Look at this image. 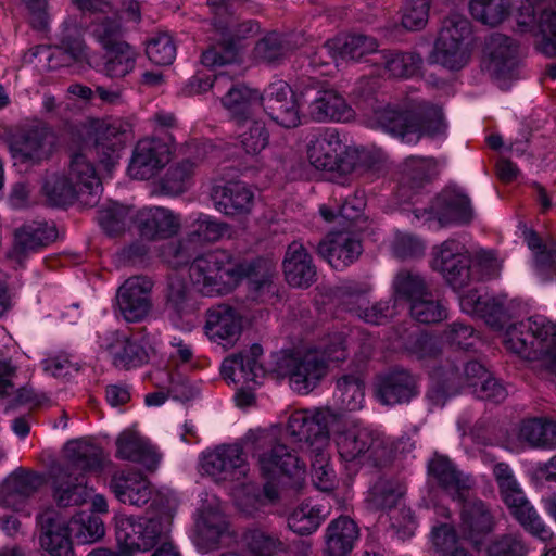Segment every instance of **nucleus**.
Wrapping results in <instances>:
<instances>
[{
	"instance_id": "nucleus-1",
	"label": "nucleus",
	"mask_w": 556,
	"mask_h": 556,
	"mask_svg": "<svg viewBox=\"0 0 556 556\" xmlns=\"http://www.w3.org/2000/svg\"><path fill=\"white\" fill-rule=\"evenodd\" d=\"M275 266L265 260L251 264L237 263L225 250H210L197 255L189 265L192 285L204 295H223L231 292L243 278L258 296L274 294Z\"/></svg>"
},
{
	"instance_id": "nucleus-2",
	"label": "nucleus",
	"mask_w": 556,
	"mask_h": 556,
	"mask_svg": "<svg viewBox=\"0 0 556 556\" xmlns=\"http://www.w3.org/2000/svg\"><path fill=\"white\" fill-rule=\"evenodd\" d=\"M105 455L97 444L85 439L68 441L63 462L51 468L52 495L58 506L84 504L89 497L86 473L103 468Z\"/></svg>"
},
{
	"instance_id": "nucleus-3",
	"label": "nucleus",
	"mask_w": 556,
	"mask_h": 556,
	"mask_svg": "<svg viewBox=\"0 0 556 556\" xmlns=\"http://www.w3.org/2000/svg\"><path fill=\"white\" fill-rule=\"evenodd\" d=\"M346 358L344 340L340 334L331 337L304 353L283 351L276 355L275 370L288 376L291 388L301 394L313 391L325 378L331 365Z\"/></svg>"
},
{
	"instance_id": "nucleus-4",
	"label": "nucleus",
	"mask_w": 556,
	"mask_h": 556,
	"mask_svg": "<svg viewBox=\"0 0 556 556\" xmlns=\"http://www.w3.org/2000/svg\"><path fill=\"white\" fill-rule=\"evenodd\" d=\"M504 346L527 361H539L556 377V324L536 315L509 326L503 336Z\"/></svg>"
},
{
	"instance_id": "nucleus-5",
	"label": "nucleus",
	"mask_w": 556,
	"mask_h": 556,
	"mask_svg": "<svg viewBox=\"0 0 556 556\" xmlns=\"http://www.w3.org/2000/svg\"><path fill=\"white\" fill-rule=\"evenodd\" d=\"M375 118L384 131L399 137L406 134L437 137L447 128L442 108L427 101H413L405 110L387 106L376 111Z\"/></svg>"
},
{
	"instance_id": "nucleus-6",
	"label": "nucleus",
	"mask_w": 556,
	"mask_h": 556,
	"mask_svg": "<svg viewBox=\"0 0 556 556\" xmlns=\"http://www.w3.org/2000/svg\"><path fill=\"white\" fill-rule=\"evenodd\" d=\"M257 446L264 448L257 453L261 475L268 481L264 484V494L269 501L279 496L275 480L286 477L291 480V488L301 490L305 483V465L289 447L280 444L271 432H262Z\"/></svg>"
},
{
	"instance_id": "nucleus-7",
	"label": "nucleus",
	"mask_w": 556,
	"mask_h": 556,
	"mask_svg": "<svg viewBox=\"0 0 556 556\" xmlns=\"http://www.w3.org/2000/svg\"><path fill=\"white\" fill-rule=\"evenodd\" d=\"M174 514L162 511L153 517H121L116 520L115 535L119 549L125 555L147 552L157 544L168 542Z\"/></svg>"
},
{
	"instance_id": "nucleus-8",
	"label": "nucleus",
	"mask_w": 556,
	"mask_h": 556,
	"mask_svg": "<svg viewBox=\"0 0 556 556\" xmlns=\"http://www.w3.org/2000/svg\"><path fill=\"white\" fill-rule=\"evenodd\" d=\"M299 96L307 105V114L315 122H342L353 119L354 111L344 97L325 81L312 77L299 80Z\"/></svg>"
},
{
	"instance_id": "nucleus-9",
	"label": "nucleus",
	"mask_w": 556,
	"mask_h": 556,
	"mask_svg": "<svg viewBox=\"0 0 556 556\" xmlns=\"http://www.w3.org/2000/svg\"><path fill=\"white\" fill-rule=\"evenodd\" d=\"M471 24L459 13H451L443 22L434 45V62L450 70L464 67L469 59Z\"/></svg>"
},
{
	"instance_id": "nucleus-10",
	"label": "nucleus",
	"mask_w": 556,
	"mask_h": 556,
	"mask_svg": "<svg viewBox=\"0 0 556 556\" xmlns=\"http://www.w3.org/2000/svg\"><path fill=\"white\" fill-rule=\"evenodd\" d=\"M40 52L47 54L48 66L51 70L90 65V48L85 41L83 29L72 18L62 23L53 46L37 47L34 55Z\"/></svg>"
},
{
	"instance_id": "nucleus-11",
	"label": "nucleus",
	"mask_w": 556,
	"mask_h": 556,
	"mask_svg": "<svg viewBox=\"0 0 556 556\" xmlns=\"http://www.w3.org/2000/svg\"><path fill=\"white\" fill-rule=\"evenodd\" d=\"M212 13V25L216 36L212 43L201 56V62L207 67H217L232 63L237 56L233 37L240 36V30L232 29L229 0H207Z\"/></svg>"
},
{
	"instance_id": "nucleus-12",
	"label": "nucleus",
	"mask_w": 556,
	"mask_h": 556,
	"mask_svg": "<svg viewBox=\"0 0 556 556\" xmlns=\"http://www.w3.org/2000/svg\"><path fill=\"white\" fill-rule=\"evenodd\" d=\"M55 146V136L45 123H36L20 129L9 142V150L15 163L39 165L48 160Z\"/></svg>"
},
{
	"instance_id": "nucleus-13",
	"label": "nucleus",
	"mask_w": 556,
	"mask_h": 556,
	"mask_svg": "<svg viewBox=\"0 0 556 556\" xmlns=\"http://www.w3.org/2000/svg\"><path fill=\"white\" fill-rule=\"evenodd\" d=\"M432 256V268L454 290H462L472 282L471 255L462 242L447 239L433 247Z\"/></svg>"
},
{
	"instance_id": "nucleus-14",
	"label": "nucleus",
	"mask_w": 556,
	"mask_h": 556,
	"mask_svg": "<svg viewBox=\"0 0 556 556\" xmlns=\"http://www.w3.org/2000/svg\"><path fill=\"white\" fill-rule=\"evenodd\" d=\"M518 27L534 37L535 49L548 58L556 56V9L541 8L540 1H527L518 14Z\"/></svg>"
},
{
	"instance_id": "nucleus-15",
	"label": "nucleus",
	"mask_w": 556,
	"mask_h": 556,
	"mask_svg": "<svg viewBox=\"0 0 556 556\" xmlns=\"http://www.w3.org/2000/svg\"><path fill=\"white\" fill-rule=\"evenodd\" d=\"M339 455L346 462L368 459L379 465L387 459L389 448L384 438L367 428H351L337 435Z\"/></svg>"
},
{
	"instance_id": "nucleus-16",
	"label": "nucleus",
	"mask_w": 556,
	"mask_h": 556,
	"mask_svg": "<svg viewBox=\"0 0 556 556\" xmlns=\"http://www.w3.org/2000/svg\"><path fill=\"white\" fill-rule=\"evenodd\" d=\"M305 104L299 96V83L292 90L286 81L278 80L265 89L262 105L271 121L290 129L302 124L300 106Z\"/></svg>"
},
{
	"instance_id": "nucleus-17",
	"label": "nucleus",
	"mask_w": 556,
	"mask_h": 556,
	"mask_svg": "<svg viewBox=\"0 0 556 556\" xmlns=\"http://www.w3.org/2000/svg\"><path fill=\"white\" fill-rule=\"evenodd\" d=\"M286 434L290 444L293 445L292 452L314 448H325L328 444V426L326 416L320 413L309 410H298L291 414L288 420Z\"/></svg>"
},
{
	"instance_id": "nucleus-18",
	"label": "nucleus",
	"mask_w": 556,
	"mask_h": 556,
	"mask_svg": "<svg viewBox=\"0 0 556 556\" xmlns=\"http://www.w3.org/2000/svg\"><path fill=\"white\" fill-rule=\"evenodd\" d=\"M173 138L167 141L151 137L139 140L128 166L130 177L146 180L157 175L170 161Z\"/></svg>"
},
{
	"instance_id": "nucleus-19",
	"label": "nucleus",
	"mask_w": 556,
	"mask_h": 556,
	"mask_svg": "<svg viewBox=\"0 0 556 556\" xmlns=\"http://www.w3.org/2000/svg\"><path fill=\"white\" fill-rule=\"evenodd\" d=\"M90 129L94 153L105 169L111 170L119 159L130 124L122 118L94 119Z\"/></svg>"
},
{
	"instance_id": "nucleus-20",
	"label": "nucleus",
	"mask_w": 556,
	"mask_h": 556,
	"mask_svg": "<svg viewBox=\"0 0 556 556\" xmlns=\"http://www.w3.org/2000/svg\"><path fill=\"white\" fill-rule=\"evenodd\" d=\"M153 281L146 276H134L117 289L116 303L123 318L128 323L144 319L152 309Z\"/></svg>"
},
{
	"instance_id": "nucleus-21",
	"label": "nucleus",
	"mask_w": 556,
	"mask_h": 556,
	"mask_svg": "<svg viewBox=\"0 0 556 556\" xmlns=\"http://www.w3.org/2000/svg\"><path fill=\"white\" fill-rule=\"evenodd\" d=\"M519 65L518 46L503 34L490 36L484 50L483 70L496 80L513 78Z\"/></svg>"
},
{
	"instance_id": "nucleus-22",
	"label": "nucleus",
	"mask_w": 556,
	"mask_h": 556,
	"mask_svg": "<svg viewBox=\"0 0 556 556\" xmlns=\"http://www.w3.org/2000/svg\"><path fill=\"white\" fill-rule=\"evenodd\" d=\"M500 492L510 514L527 532L542 541L553 538V532L526 498L517 481L500 488Z\"/></svg>"
},
{
	"instance_id": "nucleus-23",
	"label": "nucleus",
	"mask_w": 556,
	"mask_h": 556,
	"mask_svg": "<svg viewBox=\"0 0 556 556\" xmlns=\"http://www.w3.org/2000/svg\"><path fill=\"white\" fill-rule=\"evenodd\" d=\"M203 470L218 481H240L249 471L240 447L223 445L203 455Z\"/></svg>"
},
{
	"instance_id": "nucleus-24",
	"label": "nucleus",
	"mask_w": 556,
	"mask_h": 556,
	"mask_svg": "<svg viewBox=\"0 0 556 556\" xmlns=\"http://www.w3.org/2000/svg\"><path fill=\"white\" fill-rule=\"evenodd\" d=\"M211 199L215 208L229 217H245L254 206V192L242 181H227L212 187Z\"/></svg>"
},
{
	"instance_id": "nucleus-25",
	"label": "nucleus",
	"mask_w": 556,
	"mask_h": 556,
	"mask_svg": "<svg viewBox=\"0 0 556 556\" xmlns=\"http://www.w3.org/2000/svg\"><path fill=\"white\" fill-rule=\"evenodd\" d=\"M58 238V230L53 224L33 220L24 224L14 231V244L9 257L18 264L34 252L48 247Z\"/></svg>"
},
{
	"instance_id": "nucleus-26",
	"label": "nucleus",
	"mask_w": 556,
	"mask_h": 556,
	"mask_svg": "<svg viewBox=\"0 0 556 556\" xmlns=\"http://www.w3.org/2000/svg\"><path fill=\"white\" fill-rule=\"evenodd\" d=\"M428 475L454 501H464L473 480L456 468L450 458L435 454L428 463Z\"/></svg>"
},
{
	"instance_id": "nucleus-27",
	"label": "nucleus",
	"mask_w": 556,
	"mask_h": 556,
	"mask_svg": "<svg viewBox=\"0 0 556 556\" xmlns=\"http://www.w3.org/2000/svg\"><path fill=\"white\" fill-rule=\"evenodd\" d=\"M42 484L40 475L23 468L16 469L0 483V505L21 510Z\"/></svg>"
},
{
	"instance_id": "nucleus-28",
	"label": "nucleus",
	"mask_w": 556,
	"mask_h": 556,
	"mask_svg": "<svg viewBox=\"0 0 556 556\" xmlns=\"http://www.w3.org/2000/svg\"><path fill=\"white\" fill-rule=\"evenodd\" d=\"M77 191L78 202L84 206H94L102 193V184L94 166L83 153L72 157L67 175H64Z\"/></svg>"
},
{
	"instance_id": "nucleus-29",
	"label": "nucleus",
	"mask_w": 556,
	"mask_h": 556,
	"mask_svg": "<svg viewBox=\"0 0 556 556\" xmlns=\"http://www.w3.org/2000/svg\"><path fill=\"white\" fill-rule=\"evenodd\" d=\"M463 370L454 359H445L443 364L431 370V377L441 386L444 392H457L464 386L478 387V380L486 376L482 364L476 361L462 363Z\"/></svg>"
},
{
	"instance_id": "nucleus-30",
	"label": "nucleus",
	"mask_w": 556,
	"mask_h": 556,
	"mask_svg": "<svg viewBox=\"0 0 556 556\" xmlns=\"http://www.w3.org/2000/svg\"><path fill=\"white\" fill-rule=\"evenodd\" d=\"M470 493L462 504L459 529L464 539L479 548L482 538L494 528V517L490 508L479 498H470Z\"/></svg>"
},
{
	"instance_id": "nucleus-31",
	"label": "nucleus",
	"mask_w": 556,
	"mask_h": 556,
	"mask_svg": "<svg viewBox=\"0 0 556 556\" xmlns=\"http://www.w3.org/2000/svg\"><path fill=\"white\" fill-rule=\"evenodd\" d=\"M40 546L50 556H75L68 522L54 510L40 516Z\"/></svg>"
},
{
	"instance_id": "nucleus-32",
	"label": "nucleus",
	"mask_w": 556,
	"mask_h": 556,
	"mask_svg": "<svg viewBox=\"0 0 556 556\" xmlns=\"http://www.w3.org/2000/svg\"><path fill=\"white\" fill-rule=\"evenodd\" d=\"M136 227L144 239L163 240L178 233L181 220L179 215L168 208L146 207L136 211Z\"/></svg>"
},
{
	"instance_id": "nucleus-33",
	"label": "nucleus",
	"mask_w": 556,
	"mask_h": 556,
	"mask_svg": "<svg viewBox=\"0 0 556 556\" xmlns=\"http://www.w3.org/2000/svg\"><path fill=\"white\" fill-rule=\"evenodd\" d=\"M342 148V141L339 132L332 128L319 130L314 135L308 143L307 156L311 164L316 169L321 170H349L354 169V164L351 166L339 164V152Z\"/></svg>"
},
{
	"instance_id": "nucleus-34",
	"label": "nucleus",
	"mask_w": 556,
	"mask_h": 556,
	"mask_svg": "<svg viewBox=\"0 0 556 556\" xmlns=\"http://www.w3.org/2000/svg\"><path fill=\"white\" fill-rule=\"evenodd\" d=\"M241 329V318L231 306L219 304L206 311L204 330L210 340L231 346L239 339Z\"/></svg>"
},
{
	"instance_id": "nucleus-35",
	"label": "nucleus",
	"mask_w": 556,
	"mask_h": 556,
	"mask_svg": "<svg viewBox=\"0 0 556 556\" xmlns=\"http://www.w3.org/2000/svg\"><path fill=\"white\" fill-rule=\"evenodd\" d=\"M110 489L121 503L136 507L146 505L153 494L150 481L136 470H122L113 473Z\"/></svg>"
},
{
	"instance_id": "nucleus-36",
	"label": "nucleus",
	"mask_w": 556,
	"mask_h": 556,
	"mask_svg": "<svg viewBox=\"0 0 556 556\" xmlns=\"http://www.w3.org/2000/svg\"><path fill=\"white\" fill-rule=\"evenodd\" d=\"M417 393V377L404 368H394L382 376L376 388V395L384 405L406 403Z\"/></svg>"
},
{
	"instance_id": "nucleus-37",
	"label": "nucleus",
	"mask_w": 556,
	"mask_h": 556,
	"mask_svg": "<svg viewBox=\"0 0 556 556\" xmlns=\"http://www.w3.org/2000/svg\"><path fill=\"white\" fill-rule=\"evenodd\" d=\"M359 240L350 232H330L318 244V254L336 269H342L355 262L362 254Z\"/></svg>"
},
{
	"instance_id": "nucleus-38",
	"label": "nucleus",
	"mask_w": 556,
	"mask_h": 556,
	"mask_svg": "<svg viewBox=\"0 0 556 556\" xmlns=\"http://www.w3.org/2000/svg\"><path fill=\"white\" fill-rule=\"evenodd\" d=\"M359 538V530L354 520L340 516L329 522L324 533V556L349 555Z\"/></svg>"
},
{
	"instance_id": "nucleus-39",
	"label": "nucleus",
	"mask_w": 556,
	"mask_h": 556,
	"mask_svg": "<svg viewBox=\"0 0 556 556\" xmlns=\"http://www.w3.org/2000/svg\"><path fill=\"white\" fill-rule=\"evenodd\" d=\"M106 351L112 358V364L118 369L129 370L149 361L148 350L141 341L119 331L112 333Z\"/></svg>"
},
{
	"instance_id": "nucleus-40",
	"label": "nucleus",
	"mask_w": 556,
	"mask_h": 556,
	"mask_svg": "<svg viewBox=\"0 0 556 556\" xmlns=\"http://www.w3.org/2000/svg\"><path fill=\"white\" fill-rule=\"evenodd\" d=\"M282 265L290 286L306 288L315 281L316 268L302 242L293 241L288 245Z\"/></svg>"
},
{
	"instance_id": "nucleus-41",
	"label": "nucleus",
	"mask_w": 556,
	"mask_h": 556,
	"mask_svg": "<svg viewBox=\"0 0 556 556\" xmlns=\"http://www.w3.org/2000/svg\"><path fill=\"white\" fill-rule=\"evenodd\" d=\"M116 457L142 465L153 471L160 463V454L139 433L132 430L123 431L116 439Z\"/></svg>"
},
{
	"instance_id": "nucleus-42",
	"label": "nucleus",
	"mask_w": 556,
	"mask_h": 556,
	"mask_svg": "<svg viewBox=\"0 0 556 556\" xmlns=\"http://www.w3.org/2000/svg\"><path fill=\"white\" fill-rule=\"evenodd\" d=\"M432 210L441 226L468 224L473 211L467 195L455 190H444L434 200Z\"/></svg>"
},
{
	"instance_id": "nucleus-43",
	"label": "nucleus",
	"mask_w": 556,
	"mask_h": 556,
	"mask_svg": "<svg viewBox=\"0 0 556 556\" xmlns=\"http://www.w3.org/2000/svg\"><path fill=\"white\" fill-rule=\"evenodd\" d=\"M228 520L216 507L203 506L195 522V542L208 551L218 546L228 532Z\"/></svg>"
},
{
	"instance_id": "nucleus-44",
	"label": "nucleus",
	"mask_w": 556,
	"mask_h": 556,
	"mask_svg": "<svg viewBox=\"0 0 556 556\" xmlns=\"http://www.w3.org/2000/svg\"><path fill=\"white\" fill-rule=\"evenodd\" d=\"M264 372L260 362H254L253 357L244 358L243 353L225 358L220 367V374L225 380L247 386V388L260 383L258 379L264 376Z\"/></svg>"
},
{
	"instance_id": "nucleus-45",
	"label": "nucleus",
	"mask_w": 556,
	"mask_h": 556,
	"mask_svg": "<svg viewBox=\"0 0 556 556\" xmlns=\"http://www.w3.org/2000/svg\"><path fill=\"white\" fill-rule=\"evenodd\" d=\"M258 90L245 85H233L222 98L223 106L238 121H247L255 106L263 104Z\"/></svg>"
},
{
	"instance_id": "nucleus-46",
	"label": "nucleus",
	"mask_w": 556,
	"mask_h": 556,
	"mask_svg": "<svg viewBox=\"0 0 556 556\" xmlns=\"http://www.w3.org/2000/svg\"><path fill=\"white\" fill-rule=\"evenodd\" d=\"M528 247L534 251L538 271L544 279H551L556 271V240L551 236L541 238L535 231L526 235Z\"/></svg>"
},
{
	"instance_id": "nucleus-47",
	"label": "nucleus",
	"mask_w": 556,
	"mask_h": 556,
	"mask_svg": "<svg viewBox=\"0 0 556 556\" xmlns=\"http://www.w3.org/2000/svg\"><path fill=\"white\" fill-rule=\"evenodd\" d=\"M230 230V226L217 218L200 214L194 219L187 231V241H191L192 244H207L219 241Z\"/></svg>"
},
{
	"instance_id": "nucleus-48",
	"label": "nucleus",
	"mask_w": 556,
	"mask_h": 556,
	"mask_svg": "<svg viewBox=\"0 0 556 556\" xmlns=\"http://www.w3.org/2000/svg\"><path fill=\"white\" fill-rule=\"evenodd\" d=\"M98 222L109 236H119L136 225V212L118 203L110 204L98 212Z\"/></svg>"
},
{
	"instance_id": "nucleus-49",
	"label": "nucleus",
	"mask_w": 556,
	"mask_h": 556,
	"mask_svg": "<svg viewBox=\"0 0 556 556\" xmlns=\"http://www.w3.org/2000/svg\"><path fill=\"white\" fill-rule=\"evenodd\" d=\"M406 484L400 478H380L371 488L369 501L377 509L396 507L404 494Z\"/></svg>"
},
{
	"instance_id": "nucleus-50",
	"label": "nucleus",
	"mask_w": 556,
	"mask_h": 556,
	"mask_svg": "<svg viewBox=\"0 0 556 556\" xmlns=\"http://www.w3.org/2000/svg\"><path fill=\"white\" fill-rule=\"evenodd\" d=\"M104 74L111 78H123L134 71L136 66L137 53L127 43H117V46L106 49Z\"/></svg>"
},
{
	"instance_id": "nucleus-51",
	"label": "nucleus",
	"mask_w": 556,
	"mask_h": 556,
	"mask_svg": "<svg viewBox=\"0 0 556 556\" xmlns=\"http://www.w3.org/2000/svg\"><path fill=\"white\" fill-rule=\"evenodd\" d=\"M393 295L397 300L414 302L422 295H427L430 290L425 278L410 269H401L397 271L392 283Z\"/></svg>"
},
{
	"instance_id": "nucleus-52",
	"label": "nucleus",
	"mask_w": 556,
	"mask_h": 556,
	"mask_svg": "<svg viewBox=\"0 0 556 556\" xmlns=\"http://www.w3.org/2000/svg\"><path fill=\"white\" fill-rule=\"evenodd\" d=\"M68 522L73 539L77 544H92L103 538L104 523L99 516L90 513H80Z\"/></svg>"
},
{
	"instance_id": "nucleus-53",
	"label": "nucleus",
	"mask_w": 556,
	"mask_h": 556,
	"mask_svg": "<svg viewBox=\"0 0 556 556\" xmlns=\"http://www.w3.org/2000/svg\"><path fill=\"white\" fill-rule=\"evenodd\" d=\"M437 174V163L432 157L409 156L402 165V184L420 188Z\"/></svg>"
},
{
	"instance_id": "nucleus-54",
	"label": "nucleus",
	"mask_w": 556,
	"mask_h": 556,
	"mask_svg": "<svg viewBox=\"0 0 556 556\" xmlns=\"http://www.w3.org/2000/svg\"><path fill=\"white\" fill-rule=\"evenodd\" d=\"M470 12L481 23L496 26L502 23L513 9L511 0H470Z\"/></svg>"
},
{
	"instance_id": "nucleus-55",
	"label": "nucleus",
	"mask_w": 556,
	"mask_h": 556,
	"mask_svg": "<svg viewBox=\"0 0 556 556\" xmlns=\"http://www.w3.org/2000/svg\"><path fill=\"white\" fill-rule=\"evenodd\" d=\"M244 543L252 556H275L287 552V545L278 536L261 529L248 531Z\"/></svg>"
},
{
	"instance_id": "nucleus-56",
	"label": "nucleus",
	"mask_w": 556,
	"mask_h": 556,
	"mask_svg": "<svg viewBox=\"0 0 556 556\" xmlns=\"http://www.w3.org/2000/svg\"><path fill=\"white\" fill-rule=\"evenodd\" d=\"M323 519L319 507L302 503L289 515L288 528L299 535H309L319 528Z\"/></svg>"
},
{
	"instance_id": "nucleus-57",
	"label": "nucleus",
	"mask_w": 556,
	"mask_h": 556,
	"mask_svg": "<svg viewBox=\"0 0 556 556\" xmlns=\"http://www.w3.org/2000/svg\"><path fill=\"white\" fill-rule=\"evenodd\" d=\"M42 192L48 204L52 206H66L75 200L78 201L77 191L64 175L53 174L47 177Z\"/></svg>"
},
{
	"instance_id": "nucleus-58",
	"label": "nucleus",
	"mask_w": 556,
	"mask_h": 556,
	"mask_svg": "<svg viewBox=\"0 0 556 556\" xmlns=\"http://www.w3.org/2000/svg\"><path fill=\"white\" fill-rule=\"evenodd\" d=\"M383 66L390 76L408 78L417 74L421 58L413 52H383Z\"/></svg>"
},
{
	"instance_id": "nucleus-59",
	"label": "nucleus",
	"mask_w": 556,
	"mask_h": 556,
	"mask_svg": "<svg viewBox=\"0 0 556 556\" xmlns=\"http://www.w3.org/2000/svg\"><path fill=\"white\" fill-rule=\"evenodd\" d=\"M410 316L422 324L439 323L446 318L447 309L439 299H435L429 290L427 295H422L410 303Z\"/></svg>"
},
{
	"instance_id": "nucleus-60",
	"label": "nucleus",
	"mask_w": 556,
	"mask_h": 556,
	"mask_svg": "<svg viewBox=\"0 0 556 556\" xmlns=\"http://www.w3.org/2000/svg\"><path fill=\"white\" fill-rule=\"evenodd\" d=\"M371 286L366 282L348 281L337 289L340 304L355 316L362 311L368 301Z\"/></svg>"
},
{
	"instance_id": "nucleus-61",
	"label": "nucleus",
	"mask_w": 556,
	"mask_h": 556,
	"mask_svg": "<svg viewBox=\"0 0 556 556\" xmlns=\"http://www.w3.org/2000/svg\"><path fill=\"white\" fill-rule=\"evenodd\" d=\"M91 34L104 50L126 42L122 39L123 27L117 15L96 20L91 24Z\"/></svg>"
},
{
	"instance_id": "nucleus-62",
	"label": "nucleus",
	"mask_w": 556,
	"mask_h": 556,
	"mask_svg": "<svg viewBox=\"0 0 556 556\" xmlns=\"http://www.w3.org/2000/svg\"><path fill=\"white\" fill-rule=\"evenodd\" d=\"M239 141L247 154H257L266 148L269 140L268 130L261 121H243Z\"/></svg>"
},
{
	"instance_id": "nucleus-63",
	"label": "nucleus",
	"mask_w": 556,
	"mask_h": 556,
	"mask_svg": "<svg viewBox=\"0 0 556 556\" xmlns=\"http://www.w3.org/2000/svg\"><path fill=\"white\" fill-rule=\"evenodd\" d=\"M337 388L342 408L357 410L363 406L364 387L358 377L346 375L338 379Z\"/></svg>"
},
{
	"instance_id": "nucleus-64",
	"label": "nucleus",
	"mask_w": 556,
	"mask_h": 556,
	"mask_svg": "<svg viewBox=\"0 0 556 556\" xmlns=\"http://www.w3.org/2000/svg\"><path fill=\"white\" fill-rule=\"evenodd\" d=\"M194 168L195 163L189 159L172 165L162 180L163 190L172 194L184 192L194 173Z\"/></svg>"
}]
</instances>
